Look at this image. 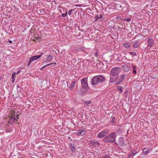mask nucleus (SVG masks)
<instances>
[{"label": "nucleus", "instance_id": "obj_1", "mask_svg": "<svg viewBox=\"0 0 158 158\" xmlns=\"http://www.w3.org/2000/svg\"><path fill=\"white\" fill-rule=\"evenodd\" d=\"M116 136V133L113 132L105 137L103 140L104 142L113 143L115 141Z\"/></svg>", "mask_w": 158, "mask_h": 158}, {"label": "nucleus", "instance_id": "obj_2", "mask_svg": "<svg viewBox=\"0 0 158 158\" xmlns=\"http://www.w3.org/2000/svg\"><path fill=\"white\" fill-rule=\"evenodd\" d=\"M105 81L104 78L101 75H98L94 77L92 79V84L93 85Z\"/></svg>", "mask_w": 158, "mask_h": 158}, {"label": "nucleus", "instance_id": "obj_3", "mask_svg": "<svg viewBox=\"0 0 158 158\" xmlns=\"http://www.w3.org/2000/svg\"><path fill=\"white\" fill-rule=\"evenodd\" d=\"M121 69L119 67L113 68L110 71V73L113 76H118V74L120 72Z\"/></svg>", "mask_w": 158, "mask_h": 158}, {"label": "nucleus", "instance_id": "obj_4", "mask_svg": "<svg viewBox=\"0 0 158 158\" xmlns=\"http://www.w3.org/2000/svg\"><path fill=\"white\" fill-rule=\"evenodd\" d=\"M12 115L10 117V122L12 124H14L16 121H18L19 118L18 116L19 114H15V112L14 111H12L11 112Z\"/></svg>", "mask_w": 158, "mask_h": 158}, {"label": "nucleus", "instance_id": "obj_5", "mask_svg": "<svg viewBox=\"0 0 158 158\" xmlns=\"http://www.w3.org/2000/svg\"><path fill=\"white\" fill-rule=\"evenodd\" d=\"M41 56L42 55H35L30 58L28 63L27 65V66L28 67H30L31 66V63L34 60L39 59Z\"/></svg>", "mask_w": 158, "mask_h": 158}, {"label": "nucleus", "instance_id": "obj_6", "mask_svg": "<svg viewBox=\"0 0 158 158\" xmlns=\"http://www.w3.org/2000/svg\"><path fill=\"white\" fill-rule=\"evenodd\" d=\"M109 133V131L108 130H105L102 131L98 134V137L99 138H103L106 136Z\"/></svg>", "mask_w": 158, "mask_h": 158}, {"label": "nucleus", "instance_id": "obj_7", "mask_svg": "<svg viewBox=\"0 0 158 158\" xmlns=\"http://www.w3.org/2000/svg\"><path fill=\"white\" fill-rule=\"evenodd\" d=\"M81 83L83 88L87 89L88 88L87 83V78L84 77L81 80Z\"/></svg>", "mask_w": 158, "mask_h": 158}, {"label": "nucleus", "instance_id": "obj_8", "mask_svg": "<svg viewBox=\"0 0 158 158\" xmlns=\"http://www.w3.org/2000/svg\"><path fill=\"white\" fill-rule=\"evenodd\" d=\"M89 143L90 145L92 146L97 147L99 145V143L97 141H94L91 140H90Z\"/></svg>", "mask_w": 158, "mask_h": 158}, {"label": "nucleus", "instance_id": "obj_9", "mask_svg": "<svg viewBox=\"0 0 158 158\" xmlns=\"http://www.w3.org/2000/svg\"><path fill=\"white\" fill-rule=\"evenodd\" d=\"M96 64L94 65L95 66H96L98 69L101 68L103 65V63L99 60H97L96 61Z\"/></svg>", "mask_w": 158, "mask_h": 158}, {"label": "nucleus", "instance_id": "obj_10", "mask_svg": "<svg viewBox=\"0 0 158 158\" xmlns=\"http://www.w3.org/2000/svg\"><path fill=\"white\" fill-rule=\"evenodd\" d=\"M119 144L122 147H124L125 146L126 144L125 143L124 140L123 138H120L118 141Z\"/></svg>", "mask_w": 158, "mask_h": 158}, {"label": "nucleus", "instance_id": "obj_11", "mask_svg": "<svg viewBox=\"0 0 158 158\" xmlns=\"http://www.w3.org/2000/svg\"><path fill=\"white\" fill-rule=\"evenodd\" d=\"M148 45L150 47H152L154 43L153 40L151 38L148 37Z\"/></svg>", "mask_w": 158, "mask_h": 158}, {"label": "nucleus", "instance_id": "obj_12", "mask_svg": "<svg viewBox=\"0 0 158 158\" xmlns=\"http://www.w3.org/2000/svg\"><path fill=\"white\" fill-rule=\"evenodd\" d=\"M123 69L126 72L128 71L130 69V66L126 65H123L122 66Z\"/></svg>", "mask_w": 158, "mask_h": 158}, {"label": "nucleus", "instance_id": "obj_13", "mask_svg": "<svg viewBox=\"0 0 158 158\" xmlns=\"http://www.w3.org/2000/svg\"><path fill=\"white\" fill-rule=\"evenodd\" d=\"M85 133L86 132L84 130H79L77 132V134L80 135H84Z\"/></svg>", "mask_w": 158, "mask_h": 158}, {"label": "nucleus", "instance_id": "obj_14", "mask_svg": "<svg viewBox=\"0 0 158 158\" xmlns=\"http://www.w3.org/2000/svg\"><path fill=\"white\" fill-rule=\"evenodd\" d=\"M118 78V76H113V77L110 76V82L112 83L115 82L117 80Z\"/></svg>", "mask_w": 158, "mask_h": 158}, {"label": "nucleus", "instance_id": "obj_15", "mask_svg": "<svg viewBox=\"0 0 158 158\" xmlns=\"http://www.w3.org/2000/svg\"><path fill=\"white\" fill-rule=\"evenodd\" d=\"M125 76V75L122 74L120 76L118 80L119 83H121L123 80Z\"/></svg>", "mask_w": 158, "mask_h": 158}, {"label": "nucleus", "instance_id": "obj_16", "mask_svg": "<svg viewBox=\"0 0 158 158\" xmlns=\"http://www.w3.org/2000/svg\"><path fill=\"white\" fill-rule=\"evenodd\" d=\"M142 32L143 34H146V36H147L149 34V31L147 28L144 29Z\"/></svg>", "mask_w": 158, "mask_h": 158}, {"label": "nucleus", "instance_id": "obj_17", "mask_svg": "<svg viewBox=\"0 0 158 158\" xmlns=\"http://www.w3.org/2000/svg\"><path fill=\"white\" fill-rule=\"evenodd\" d=\"M132 67L133 69V71L132 72L133 74L135 75L136 73V69L137 68V66L134 65H132Z\"/></svg>", "mask_w": 158, "mask_h": 158}, {"label": "nucleus", "instance_id": "obj_18", "mask_svg": "<svg viewBox=\"0 0 158 158\" xmlns=\"http://www.w3.org/2000/svg\"><path fill=\"white\" fill-rule=\"evenodd\" d=\"M52 55H48L46 59V62H49L52 59Z\"/></svg>", "mask_w": 158, "mask_h": 158}, {"label": "nucleus", "instance_id": "obj_19", "mask_svg": "<svg viewBox=\"0 0 158 158\" xmlns=\"http://www.w3.org/2000/svg\"><path fill=\"white\" fill-rule=\"evenodd\" d=\"M75 84L76 82L75 81H73L72 82L70 85V86L69 87V88L70 90H72V88L75 85Z\"/></svg>", "mask_w": 158, "mask_h": 158}, {"label": "nucleus", "instance_id": "obj_20", "mask_svg": "<svg viewBox=\"0 0 158 158\" xmlns=\"http://www.w3.org/2000/svg\"><path fill=\"white\" fill-rule=\"evenodd\" d=\"M139 46V42L138 41H136L134 43L133 47L134 48H137Z\"/></svg>", "mask_w": 158, "mask_h": 158}, {"label": "nucleus", "instance_id": "obj_21", "mask_svg": "<svg viewBox=\"0 0 158 158\" xmlns=\"http://www.w3.org/2000/svg\"><path fill=\"white\" fill-rule=\"evenodd\" d=\"M143 153L145 155H147L148 153V150L146 148H143Z\"/></svg>", "mask_w": 158, "mask_h": 158}, {"label": "nucleus", "instance_id": "obj_22", "mask_svg": "<svg viewBox=\"0 0 158 158\" xmlns=\"http://www.w3.org/2000/svg\"><path fill=\"white\" fill-rule=\"evenodd\" d=\"M58 9H59V11L60 13H62V12H64V10L63 8L61 7H58Z\"/></svg>", "mask_w": 158, "mask_h": 158}, {"label": "nucleus", "instance_id": "obj_23", "mask_svg": "<svg viewBox=\"0 0 158 158\" xmlns=\"http://www.w3.org/2000/svg\"><path fill=\"white\" fill-rule=\"evenodd\" d=\"M124 46L126 48H128L130 47V44L129 43H126L124 44Z\"/></svg>", "mask_w": 158, "mask_h": 158}, {"label": "nucleus", "instance_id": "obj_24", "mask_svg": "<svg viewBox=\"0 0 158 158\" xmlns=\"http://www.w3.org/2000/svg\"><path fill=\"white\" fill-rule=\"evenodd\" d=\"M117 89L118 90H120V93H122L123 91V88L122 86H119L117 87Z\"/></svg>", "mask_w": 158, "mask_h": 158}, {"label": "nucleus", "instance_id": "obj_25", "mask_svg": "<svg viewBox=\"0 0 158 158\" xmlns=\"http://www.w3.org/2000/svg\"><path fill=\"white\" fill-rule=\"evenodd\" d=\"M68 15V12L67 11H65V13H62L61 14V15L63 17H64Z\"/></svg>", "mask_w": 158, "mask_h": 158}, {"label": "nucleus", "instance_id": "obj_26", "mask_svg": "<svg viewBox=\"0 0 158 158\" xmlns=\"http://www.w3.org/2000/svg\"><path fill=\"white\" fill-rule=\"evenodd\" d=\"M122 60L123 61H129L130 60L128 59H127L126 57L123 56L122 58Z\"/></svg>", "mask_w": 158, "mask_h": 158}, {"label": "nucleus", "instance_id": "obj_27", "mask_svg": "<svg viewBox=\"0 0 158 158\" xmlns=\"http://www.w3.org/2000/svg\"><path fill=\"white\" fill-rule=\"evenodd\" d=\"M137 153V152L136 150H134L132 152V153H131L133 156H134Z\"/></svg>", "mask_w": 158, "mask_h": 158}, {"label": "nucleus", "instance_id": "obj_28", "mask_svg": "<svg viewBox=\"0 0 158 158\" xmlns=\"http://www.w3.org/2000/svg\"><path fill=\"white\" fill-rule=\"evenodd\" d=\"M85 102L84 103L85 105H88L89 104H90V103H91V101L90 100H89V101H86V102L85 101Z\"/></svg>", "mask_w": 158, "mask_h": 158}, {"label": "nucleus", "instance_id": "obj_29", "mask_svg": "<svg viewBox=\"0 0 158 158\" xmlns=\"http://www.w3.org/2000/svg\"><path fill=\"white\" fill-rule=\"evenodd\" d=\"M71 150L72 152H73L75 150V147L74 146L71 145Z\"/></svg>", "mask_w": 158, "mask_h": 158}, {"label": "nucleus", "instance_id": "obj_30", "mask_svg": "<svg viewBox=\"0 0 158 158\" xmlns=\"http://www.w3.org/2000/svg\"><path fill=\"white\" fill-rule=\"evenodd\" d=\"M124 20L127 21V22H129L131 20L130 18H125L124 19Z\"/></svg>", "mask_w": 158, "mask_h": 158}, {"label": "nucleus", "instance_id": "obj_31", "mask_svg": "<svg viewBox=\"0 0 158 158\" xmlns=\"http://www.w3.org/2000/svg\"><path fill=\"white\" fill-rule=\"evenodd\" d=\"M74 10L73 9H72L69 10L68 12V14L69 15H71L72 12Z\"/></svg>", "mask_w": 158, "mask_h": 158}, {"label": "nucleus", "instance_id": "obj_32", "mask_svg": "<svg viewBox=\"0 0 158 158\" xmlns=\"http://www.w3.org/2000/svg\"><path fill=\"white\" fill-rule=\"evenodd\" d=\"M115 118L114 117H113L112 118V121H111V123H115Z\"/></svg>", "mask_w": 158, "mask_h": 158}, {"label": "nucleus", "instance_id": "obj_33", "mask_svg": "<svg viewBox=\"0 0 158 158\" xmlns=\"http://www.w3.org/2000/svg\"><path fill=\"white\" fill-rule=\"evenodd\" d=\"M130 54L131 55H133L135 56H136V54L135 52H130Z\"/></svg>", "mask_w": 158, "mask_h": 158}, {"label": "nucleus", "instance_id": "obj_34", "mask_svg": "<svg viewBox=\"0 0 158 158\" xmlns=\"http://www.w3.org/2000/svg\"><path fill=\"white\" fill-rule=\"evenodd\" d=\"M16 73H13L12 75V78L13 79L14 77H15Z\"/></svg>", "mask_w": 158, "mask_h": 158}, {"label": "nucleus", "instance_id": "obj_35", "mask_svg": "<svg viewBox=\"0 0 158 158\" xmlns=\"http://www.w3.org/2000/svg\"><path fill=\"white\" fill-rule=\"evenodd\" d=\"M101 158H110V157L109 156L107 155V156H105L102 157Z\"/></svg>", "mask_w": 158, "mask_h": 158}, {"label": "nucleus", "instance_id": "obj_36", "mask_svg": "<svg viewBox=\"0 0 158 158\" xmlns=\"http://www.w3.org/2000/svg\"><path fill=\"white\" fill-rule=\"evenodd\" d=\"M56 64V63L55 62L54 63H50V64H47V65H52L53 64Z\"/></svg>", "mask_w": 158, "mask_h": 158}, {"label": "nucleus", "instance_id": "obj_37", "mask_svg": "<svg viewBox=\"0 0 158 158\" xmlns=\"http://www.w3.org/2000/svg\"><path fill=\"white\" fill-rule=\"evenodd\" d=\"M98 55V53L97 52H96L94 53V56L95 57H97Z\"/></svg>", "mask_w": 158, "mask_h": 158}, {"label": "nucleus", "instance_id": "obj_38", "mask_svg": "<svg viewBox=\"0 0 158 158\" xmlns=\"http://www.w3.org/2000/svg\"><path fill=\"white\" fill-rule=\"evenodd\" d=\"M132 156H133L131 153V154H129L128 156V157L129 158H130Z\"/></svg>", "mask_w": 158, "mask_h": 158}, {"label": "nucleus", "instance_id": "obj_39", "mask_svg": "<svg viewBox=\"0 0 158 158\" xmlns=\"http://www.w3.org/2000/svg\"><path fill=\"white\" fill-rule=\"evenodd\" d=\"M8 43H10V44H11L12 43V41L11 40H8Z\"/></svg>", "mask_w": 158, "mask_h": 158}, {"label": "nucleus", "instance_id": "obj_40", "mask_svg": "<svg viewBox=\"0 0 158 158\" xmlns=\"http://www.w3.org/2000/svg\"><path fill=\"white\" fill-rule=\"evenodd\" d=\"M156 52V51H152L151 52V53H152L153 54H155Z\"/></svg>", "mask_w": 158, "mask_h": 158}, {"label": "nucleus", "instance_id": "obj_41", "mask_svg": "<svg viewBox=\"0 0 158 158\" xmlns=\"http://www.w3.org/2000/svg\"><path fill=\"white\" fill-rule=\"evenodd\" d=\"M120 83H119V81L118 80V81L116 83V85H118V84Z\"/></svg>", "mask_w": 158, "mask_h": 158}, {"label": "nucleus", "instance_id": "obj_42", "mask_svg": "<svg viewBox=\"0 0 158 158\" xmlns=\"http://www.w3.org/2000/svg\"><path fill=\"white\" fill-rule=\"evenodd\" d=\"M47 66V65H45V66H44L43 67H42L41 69V70L42 69H43V68H44L45 67H46V66Z\"/></svg>", "mask_w": 158, "mask_h": 158}, {"label": "nucleus", "instance_id": "obj_43", "mask_svg": "<svg viewBox=\"0 0 158 158\" xmlns=\"http://www.w3.org/2000/svg\"><path fill=\"white\" fill-rule=\"evenodd\" d=\"M15 81V79L13 78V81H12V82L13 83Z\"/></svg>", "mask_w": 158, "mask_h": 158}, {"label": "nucleus", "instance_id": "obj_44", "mask_svg": "<svg viewBox=\"0 0 158 158\" xmlns=\"http://www.w3.org/2000/svg\"><path fill=\"white\" fill-rule=\"evenodd\" d=\"M81 5H79L77 6H81Z\"/></svg>", "mask_w": 158, "mask_h": 158}, {"label": "nucleus", "instance_id": "obj_45", "mask_svg": "<svg viewBox=\"0 0 158 158\" xmlns=\"http://www.w3.org/2000/svg\"><path fill=\"white\" fill-rule=\"evenodd\" d=\"M138 35H136L135 36V38H136V37H137V36H138Z\"/></svg>", "mask_w": 158, "mask_h": 158}, {"label": "nucleus", "instance_id": "obj_46", "mask_svg": "<svg viewBox=\"0 0 158 158\" xmlns=\"http://www.w3.org/2000/svg\"><path fill=\"white\" fill-rule=\"evenodd\" d=\"M118 130H119V131H120V129H119Z\"/></svg>", "mask_w": 158, "mask_h": 158}, {"label": "nucleus", "instance_id": "obj_47", "mask_svg": "<svg viewBox=\"0 0 158 158\" xmlns=\"http://www.w3.org/2000/svg\"><path fill=\"white\" fill-rule=\"evenodd\" d=\"M128 64H130V63H128Z\"/></svg>", "mask_w": 158, "mask_h": 158}]
</instances>
